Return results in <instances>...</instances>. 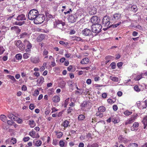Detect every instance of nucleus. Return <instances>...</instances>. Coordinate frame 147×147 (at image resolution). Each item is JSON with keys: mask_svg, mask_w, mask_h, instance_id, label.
I'll list each match as a JSON object with an SVG mask.
<instances>
[{"mask_svg": "<svg viewBox=\"0 0 147 147\" xmlns=\"http://www.w3.org/2000/svg\"><path fill=\"white\" fill-rule=\"evenodd\" d=\"M38 14V12L37 10L33 9L29 11L28 14V18L30 20H34Z\"/></svg>", "mask_w": 147, "mask_h": 147, "instance_id": "f257e3e1", "label": "nucleus"}, {"mask_svg": "<svg viewBox=\"0 0 147 147\" xmlns=\"http://www.w3.org/2000/svg\"><path fill=\"white\" fill-rule=\"evenodd\" d=\"M110 23V19L109 16H106L104 17L102 21V25L104 27H107V28H103L104 30H106L109 28V25Z\"/></svg>", "mask_w": 147, "mask_h": 147, "instance_id": "f03ea898", "label": "nucleus"}, {"mask_svg": "<svg viewBox=\"0 0 147 147\" xmlns=\"http://www.w3.org/2000/svg\"><path fill=\"white\" fill-rule=\"evenodd\" d=\"M45 19V17L43 14H38L34 20V23L36 24H41L44 21Z\"/></svg>", "mask_w": 147, "mask_h": 147, "instance_id": "7ed1b4c3", "label": "nucleus"}, {"mask_svg": "<svg viewBox=\"0 0 147 147\" xmlns=\"http://www.w3.org/2000/svg\"><path fill=\"white\" fill-rule=\"evenodd\" d=\"M102 25L99 24H94L91 26L92 31L95 33H98L101 31Z\"/></svg>", "mask_w": 147, "mask_h": 147, "instance_id": "20e7f679", "label": "nucleus"}, {"mask_svg": "<svg viewBox=\"0 0 147 147\" xmlns=\"http://www.w3.org/2000/svg\"><path fill=\"white\" fill-rule=\"evenodd\" d=\"M65 25V22L59 20H56L54 22V27L55 28L57 27L61 30L64 29L63 27Z\"/></svg>", "mask_w": 147, "mask_h": 147, "instance_id": "39448f33", "label": "nucleus"}, {"mask_svg": "<svg viewBox=\"0 0 147 147\" xmlns=\"http://www.w3.org/2000/svg\"><path fill=\"white\" fill-rule=\"evenodd\" d=\"M78 17L76 14L71 15L68 18L69 21L71 23H73L76 22Z\"/></svg>", "mask_w": 147, "mask_h": 147, "instance_id": "423d86ee", "label": "nucleus"}, {"mask_svg": "<svg viewBox=\"0 0 147 147\" xmlns=\"http://www.w3.org/2000/svg\"><path fill=\"white\" fill-rule=\"evenodd\" d=\"M16 45L21 51L24 50L25 49L24 45L23 44L21 41L20 40H19L16 42Z\"/></svg>", "mask_w": 147, "mask_h": 147, "instance_id": "0eeeda50", "label": "nucleus"}, {"mask_svg": "<svg viewBox=\"0 0 147 147\" xmlns=\"http://www.w3.org/2000/svg\"><path fill=\"white\" fill-rule=\"evenodd\" d=\"M24 46H26L27 49L26 50V52H28L30 51V49L32 47V45L30 42L27 40H25L24 41Z\"/></svg>", "mask_w": 147, "mask_h": 147, "instance_id": "6e6552de", "label": "nucleus"}, {"mask_svg": "<svg viewBox=\"0 0 147 147\" xmlns=\"http://www.w3.org/2000/svg\"><path fill=\"white\" fill-rule=\"evenodd\" d=\"M100 21V18L96 16L92 17L91 19V22L94 24H98Z\"/></svg>", "mask_w": 147, "mask_h": 147, "instance_id": "1a4fd4ad", "label": "nucleus"}, {"mask_svg": "<svg viewBox=\"0 0 147 147\" xmlns=\"http://www.w3.org/2000/svg\"><path fill=\"white\" fill-rule=\"evenodd\" d=\"M82 34L85 36H89L91 35L92 32L90 30L86 28L82 31Z\"/></svg>", "mask_w": 147, "mask_h": 147, "instance_id": "9d476101", "label": "nucleus"}, {"mask_svg": "<svg viewBox=\"0 0 147 147\" xmlns=\"http://www.w3.org/2000/svg\"><path fill=\"white\" fill-rule=\"evenodd\" d=\"M121 18V15L120 14L116 13L113 15L112 19L114 21H116L119 20Z\"/></svg>", "mask_w": 147, "mask_h": 147, "instance_id": "9b49d317", "label": "nucleus"}, {"mask_svg": "<svg viewBox=\"0 0 147 147\" xmlns=\"http://www.w3.org/2000/svg\"><path fill=\"white\" fill-rule=\"evenodd\" d=\"M42 143V141L40 140H36V139L34 140L33 141V144L34 146L39 147L41 146Z\"/></svg>", "mask_w": 147, "mask_h": 147, "instance_id": "f8f14e48", "label": "nucleus"}, {"mask_svg": "<svg viewBox=\"0 0 147 147\" xmlns=\"http://www.w3.org/2000/svg\"><path fill=\"white\" fill-rule=\"evenodd\" d=\"M135 119V117L132 116L131 118H130L126 121V122L125 123V124L127 125L132 123L134 121Z\"/></svg>", "mask_w": 147, "mask_h": 147, "instance_id": "ddd939ff", "label": "nucleus"}, {"mask_svg": "<svg viewBox=\"0 0 147 147\" xmlns=\"http://www.w3.org/2000/svg\"><path fill=\"white\" fill-rule=\"evenodd\" d=\"M16 19L18 21H22L26 20V18L24 15L21 14L17 16Z\"/></svg>", "mask_w": 147, "mask_h": 147, "instance_id": "4468645a", "label": "nucleus"}, {"mask_svg": "<svg viewBox=\"0 0 147 147\" xmlns=\"http://www.w3.org/2000/svg\"><path fill=\"white\" fill-rule=\"evenodd\" d=\"M44 82V78L42 76L40 77L37 81L38 86H40Z\"/></svg>", "mask_w": 147, "mask_h": 147, "instance_id": "2eb2a0df", "label": "nucleus"}, {"mask_svg": "<svg viewBox=\"0 0 147 147\" xmlns=\"http://www.w3.org/2000/svg\"><path fill=\"white\" fill-rule=\"evenodd\" d=\"M45 36L44 34H41L37 38V41L40 42L44 39Z\"/></svg>", "mask_w": 147, "mask_h": 147, "instance_id": "dca6fc26", "label": "nucleus"}, {"mask_svg": "<svg viewBox=\"0 0 147 147\" xmlns=\"http://www.w3.org/2000/svg\"><path fill=\"white\" fill-rule=\"evenodd\" d=\"M142 122L143 123L144 125V129L146 128L147 126V116L145 117L143 119Z\"/></svg>", "mask_w": 147, "mask_h": 147, "instance_id": "f3484780", "label": "nucleus"}, {"mask_svg": "<svg viewBox=\"0 0 147 147\" xmlns=\"http://www.w3.org/2000/svg\"><path fill=\"white\" fill-rule=\"evenodd\" d=\"M11 30H14L16 31L17 33H19L21 31V29H19L17 26H14L12 27L11 28Z\"/></svg>", "mask_w": 147, "mask_h": 147, "instance_id": "a211bd4d", "label": "nucleus"}, {"mask_svg": "<svg viewBox=\"0 0 147 147\" xmlns=\"http://www.w3.org/2000/svg\"><path fill=\"white\" fill-rule=\"evenodd\" d=\"M66 84V82L64 81H61L59 84V87L62 88H65V86Z\"/></svg>", "mask_w": 147, "mask_h": 147, "instance_id": "6ab92c4d", "label": "nucleus"}, {"mask_svg": "<svg viewBox=\"0 0 147 147\" xmlns=\"http://www.w3.org/2000/svg\"><path fill=\"white\" fill-rule=\"evenodd\" d=\"M53 101L55 102H57L59 101L60 98L59 96H56L53 97Z\"/></svg>", "mask_w": 147, "mask_h": 147, "instance_id": "aec40b11", "label": "nucleus"}, {"mask_svg": "<svg viewBox=\"0 0 147 147\" xmlns=\"http://www.w3.org/2000/svg\"><path fill=\"white\" fill-rule=\"evenodd\" d=\"M28 124L31 127H34L36 125L34 121L33 120H29L28 121Z\"/></svg>", "mask_w": 147, "mask_h": 147, "instance_id": "412c9836", "label": "nucleus"}, {"mask_svg": "<svg viewBox=\"0 0 147 147\" xmlns=\"http://www.w3.org/2000/svg\"><path fill=\"white\" fill-rule=\"evenodd\" d=\"M89 60L87 58H85L82 59L81 63L82 64H87L89 62Z\"/></svg>", "mask_w": 147, "mask_h": 147, "instance_id": "4be33fe9", "label": "nucleus"}, {"mask_svg": "<svg viewBox=\"0 0 147 147\" xmlns=\"http://www.w3.org/2000/svg\"><path fill=\"white\" fill-rule=\"evenodd\" d=\"M96 12V9L95 8L92 9L90 11L89 13L90 14L94 15Z\"/></svg>", "mask_w": 147, "mask_h": 147, "instance_id": "5701e85b", "label": "nucleus"}, {"mask_svg": "<svg viewBox=\"0 0 147 147\" xmlns=\"http://www.w3.org/2000/svg\"><path fill=\"white\" fill-rule=\"evenodd\" d=\"M105 108L102 106L99 107L98 109V111L101 112H104L105 111Z\"/></svg>", "mask_w": 147, "mask_h": 147, "instance_id": "b1692460", "label": "nucleus"}, {"mask_svg": "<svg viewBox=\"0 0 147 147\" xmlns=\"http://www.w3.org/2000/svg\"><path fill=\"white\" fill-rule=\"evenodd\" d=\"M31 61L32 62L36 63L39 62V60L37 58H33L31 59Z\"/></svg>", "mask_w": 147, "mask_h": 147, "instance_id": "393cba45", "label": "nucleus"}, {"mask_svg": "<svg viewBox=\"0 0 147 147\" xmlns=\"http://www.w3.org/2000/svg\"><path fill=\"white\" fill-rule=\"evenodd\" d=\"M6 117L3 115H1L0 116V119L3 121L5 122L6 121Z\"/></svg>", "mask_w": 147, "mask_h": 147, "instance_id": "a878e982", "label": "nucleus"}, {"mask_svg": "<svg viewBox=\"0 0 147 147\" xmlns=\"http://www.w3.org/2000/svg\"><path fill=\"white\" fill-rule=\"evenodd\" d=\"M143 74H141L138 75L134 79V80L136 81L140 80L142 78Z\"/></svg>", "mask_w": 147, "mask_h": 147, "instance_id": "bb28decb", "label": "nucleus"}, {"mask_svg": "<svg viewBox=\"0 0 147 147\" xmlns=\"http://www.w3.org/2000/svg\"><path fill=\"white\" fill-rule=\"evenodd\" d=\"M110 78L111 80L113 81L118 82L119 80L118 78L116 77H112V76H110Z\"/></svg>", "mask_w": 147, "mask_h": 147, "instance_id": "cd10ccee", "label": "nucleus"}, {"mask_svg": "<svg viewBox=\"0 0 147 147\" xmlns=\"http://www.w3.org/2000/svg\"><path fill=\"white\" fill-rule=\"evenodd\" d=\"M141 104L142 105L143 109L146 108L147 107V101L146 100H145L144 101L142 102Z\"/></svg>", "mask_w": 147, "mask_h": 147, "instance_id": "c85d7f7f", "label": "nucleus"}, {"mask_svg": "<svg viewBox=\"0 0 147 147\" xmlns=\"http://www.w3.org/2000/svg\"><path fill=\"white\" fill-rule=\"evenodd\" d=\"M98 145L96 143H93L92 144H88L87 147H98Z\"/></svg>", "mask_w": 147, "mask_h": 147, "instance_id": "c756f323", "label": "nucleus"}, {"mask_svg": "<svg viewBox=\"0 0 147 147\" xmlns=\"http://www.w3.org/2000/svg\"><path fill=\"white\" fill-rule=\"evenodd\" d=\"M85 118V117L84 115L81 114L78 116V119L79 120H84Z\"/></svg>", "mask_w": 147, "mask_h": 147, "instance_id": "7c9ffc66", "label": "nucleus"}, {"mask_svg": "<svg viewBox=\"0 0 147 147\" xmlns=\"http://www.w3.org/2000/svg\"><path fill=\"white\" fill-rule=\"evenodd\" d=\"M29 135L33 138H34L35 136L36 135V133L34 131H32L29 132Z\"/></svg>", "mask_w": 147, "mask_h": 147, "instance_id": "2f4dec72", "label": "nucleus"}, {"mask_svg": "<svg viewBox=\"0 0 147 147\" xmlns=\"http://www.w3.org/2000/svg\"><path fill=\"white\" fill-rule=\"evenodd\" d=\"M121 23V22H119L118 23H117L114 24H112L109 26V28L113 27V28H116Z\"/></svg>", "mask_w": 147, "mask_h": 147, "instance_id": "473e14b6", "label": "nucleus"}, {"mask_svg": "<svg viewBox=\"0 0 147 147\" xmlns=\"http://www.w3.org/2000/svg\"><path fill=\"white\" fill-rule=\"evenodd\" d=\"M69 123V122L67 121H65L63 124V126L64 127H67L68 126Z\"/></svg>", "mask_w": 147, "mask_h": 147, "instance_id": "72a5a7b5", "label": "nucleus"}, {"mask_svg": "<svg viewBox=\"0 0 147 147\" xmlns=\"http://www.w3.org/2000/svg\"><path fill=\"white\" fill-rule=\"evenodd\" d=\"M28 36V34L26 32H24L22 33L21 35H20V38H24Z\"/></svg>", "mask_w": 147, "mask_h": 147, "instance_id": "f704fd0d", "label": "nucleus"}, {"mask_svg": "<svg viewBox=\"0 0 147 147\" xmlns=\"http://www.w3.org/2000/svg\"><path fill=\"white\" fill-rule=\"evenodd\" d=\"M138 145L135 143H133L128 145V147H138Z\"/></svg>", "mask_w": 147, "mask_h": 147, "instance_id": "c9c22d12", "label": "nucleus"}, {"mask_svg": "<svg viewBox=\"0 0 147 147\" xmlns=\"http://www.w3.org/2000/svg\"><path fill=\"white\" fill-rule=\"evenodd\" d=\"M132 113V112H130L128 110H126L124 112V114L126 116H128L131 114Z\"/></svg>", "mask_w": 147, "mask_h": 147, "instance_id": "e433bc0d", "label": "nucleus"}, {"mask_svg": "<svg viewBox=\"0 0 147 147\" xmlns=\"http://www.w3.org/2000/svg\"><path fill=\"white\" fill-rule=\"evenodd\" d=\"M131 10L133 11H136L137 10V6L136 5H133L131 6Z\"/></svg>", "mask_w": 147, "mask_h": 147, "instance_id": "4c0bfd02", "label": "nucleus"}, {"mask_svg": "<svg viewBox=\"0 0 147 147\" xmlns=\"http://www.w3.org/2000/svg\"><path fill=\"white\" fill-rule=\"evenodd\" d=\"M46 16L47 18H53V16L52 15L48 12L46 13Z\"/></svg>", "mask_w": 147, "mask_h": 147, "instance_id": "58836bf2", "label": "nucleus"}, {"mask_svg": "<svg viewBox=\"0 0 147 147\" xmlns=\"http://www.w3.org/2000/svg\"><path fill=\"white\" fill-rule=\"evenodd\" d=\"M16 57L18 60L21 59L22 58V55L20 54H18L16 55Z\"/></svg>", "mask_w": 147, "mask_h": 147, "instance_id": "ea45409f", "label": "nucleus"}, {"mask_svg": "<svg viewBox=\"0 0 147 147\" xmlns=\"http://www.w3.org/2000/svg\"><path fill=\"white\" fill-rule=\"evenodd\" d=\"M8 117L10 119L12 120L15 119V116L12 114H9L8 115Z\"/></svg>", "mask_w": 147, "mask_h": 147, "instance_id": "a19ab883", "label": "nucleus"}, {"mask_svg": "<svg viewBox=\"0 0 147 147\" xmlns=\"http://www.w3.org/2000/svg\"><path fill=\"white\" fill-rule=\"evenodd\" d=\"M59 43L61 45H63L65 47L68 44V43L67 42H65L62 41H60L59 42Z\"/></svg>", "mask_w": 147, "mask_h": 147, "instance_id": "79ce46f5", "label": "nucleus"}, {"mask_svg": "<svg viewBox=\"0 0 147 147\" xmlns=\"http://www.w3.org/2000/svg\"><path fill=\"white\" fill-rule=\"evenodd\" d=\"M56 133V135H57V137L58 138H60L62 136L63 134L61 132L57 133V131L55 132Z\"/></svg>", "mask_w": 147, "mask_h": 147, "instance_id": "37998d69", "label": "nucleus"}, {"mask_svg": "<svg viewBox=\"0 0 147 147\" xmlns=\"http://www.w3.org/2000/svg\"><path fill=\"white\" fill-rule=\"evenodd\" d=\"M30 54L27 53H24L23 55V57L24 58L26 59L28 58L29 57Z\"/></svg>", "mask_w": 147, "mask_h": 147, "instance_id": "c03bdc74", "label": "nucleus"}, {"mask_svg": "<svg viewBox=\"0 0 147 147\" xmlns=\"http://www.w3.org/2000/svg\"><path fill=\"white\" fill-rule=\"evenodd\" d=\"M7 76L9 78L11 79L13 82H15L16 81V80L15 79L14 76L11 75H8Z\"/></svg>", "mask_w": 147, "mask_h": 147, "instance_id": "a18cd8bd", "label": "nucleus"}, {"mask_svg": "<svg viewBox=\"0 0 147 147\" xmlns=\"http://www.w3.org/2000/svg\"><path fill=\"white\" fill-rule=\"evenodd\" d=\"M59 145L61 147H63L64 146L65 143L62 140H60L59 143Z\"/></svg>", "mask_w": 147, "mask_h": 147, "instance_id": "49530a36", "label": "nucleus"}, {"mask_svg": "<svg viewBox=\"0 0 147 147\" xmlns=\"http://www.w3.org/2000/svg\"><path fill=\"white\" fill-rule=\"evenodd\" d=\"M110 66H111L112 69H115L116 67V64L114 62H113L111 63Z\"/></svg>", "mask_w": 147, "mask_h": 147, "instance_id": "de8ad7c7", "label": "nucleus"}, {"mask_svg": "<svg viewBox=\"0 0 147 147\" xmlns=\"http://www.w3.org/2000/svg\"><path fill=\"white\" fill-rule=\"evenodd\" d=\"M112 121L114 123H118L119 122V120H117L116 119L112 117Z\"/></svg>", "mask_w": 147, "mask_h": 147, "instance_id": "09e8293b", "label": "nucleus"}, {"mask_svg": "<svg viewBox=\"0 0 147 147\" xmlns=\"http://www.w3.org/2000/svg\"><path fill=\"white\" fill-rule=\"evenodd\" d=\"M39 94V92L38 90H36L34 91V93L33 94L34 96H37Z\"/></svg>", "mask_w": 147, "mask_h": 147, "instance_id": "8fccbe9b", "label": "nucleus"}, {"mask_svg": "<svg viewBox=\"0 0 147 147\" xmlns=\"http://www.w3.org/2000/svg\"><path fill=\"white\" fill-rule=\"evenodd\" d=\"M11 142H12L13 144H14L16 142V139L13 138H12L11 140Z\"/></svg>", "mask_w": 147, "mask_h": 147, "instance_id": "3c124183", "label": "nucleus"}, {"mask_svg": "<svg viewBox=\"0 0 147 147\" xmlns=\"http://www.w3.org/2000/svg\"><path fill=\"white\" fill-rule=\"evenodd\" d=\"M30 138L28 137H26L24 138L23 140L24 142H26L30 140Z\"/></svg>", "mask_w": 147, "mask_h": 147, "instance_id": "603ef678", "label": "nucleus"}, {"mask_svg": "<svg viewBox=\"0 0 147 147\" xmlns=\"http://www.w3.org/2000/svg\"><path fill=\"white\" fill-rule=\"evenodd\" d=\"M48 51L46 49H45L43 53V55L45 56V55H47L48 54Z\"/></svg>", "mask_w": 147, "mask_h": 147, "instance_id": "864d4df0", "label": "nucleus"}, {"mask_svg": "<svg viewBox=\"0 0 147 147\" xmlns=\"http://www.w3.org/2000/svg\"><path fill=\"white\" fill-rule=\"evenodd\" d=\"M76 41H81L82 42H83L85 40H83L80 37H77Z\"/></svg>", "mask_w": 147, "mask_h": 147, "instance_id": "5fc2aeb1", "label": "nucleus"}, {"mask_svg": "<svg viewBox=\"0 0 147 147\" xmlns=\"http://www.w3.org/2000/svg\"><path fill=\"white\" fill-rule=\"evenodd\" d=\"M29 109H31V110H33L34 108V104H30V105H29Z\"/></svg>", "mask_w": 147, "mask_h": 147, "instance_id": "6e6d98bb", "label": "nucleus"}, {"mask_svg": "<svg viewBox=\"0 0 147 147\" xmlns=\"http://www.w3.org/2000/svg\"><path fill=\"white\" fill-rule=\"evenodd\" d=\"M23 24V22H15V24L16 25H19L20 26H21Z\"/></svg>", "mask_w": 147, "mask_h": 147, "instance_id": "4d7b16f0", "label": "nucleus"}, {"mask_svg": "<svg viewBox=\"0 0 147 147\" xmlns=\"http://www.w3.org/2000/svg\"><path fill=\"white\" fill-rule=\"evenodd\" d=\"M134 89L136 91L139 92L140 91V90L139 89L138 87V86H135L134 87Z\"/></svg>", "mask_w": 147, "mask_h": 147, "instance_id": "13d9d810", "label": "nucleus"}, {"mask_svg": "<svg viewBox=\"0 0 147 147\" xmlns=\"http://www.w3.org/2000/svg\"><path fill=\"white\" fill-rule=\"evenodd\" d=\"M139 125V123H138L135 122L133 124V126L135 128L137 127Z\"/></svg>", "mask_w": 147, "mask_h": 147, "instance_id": "bf43d9fd", "label": "nucleus"}, {"mask_svg": "<svg viewBox=\"0 0 147 147\" xmlns=\"http://www.w3.org/2000/svg\"><path fill=\"white\" fill-rule=\"evenodd\" d=\"M73 110V109L71 107H69L67 109V113L69 114Z\"/></svg>", "mask_w": 147, "mask_h": 147, "instance_id": "052dcab7", "label": "nucleus"}, {"mask_svg": "<svg viewBox=\"0 0 147 147\" xmlns=\"http://www.w3.org/2000/svg\"><path fill=\"white\" fill-rule=\"evenodd\" d=\"M113 109L114 111H117L118 109L117 106L116 105H114L113 106Z\"/></svg>", "mask_w": 147, "mask_h": 147, "instance_id": "680f3d73", "label": "nucleus"}, {"mask_svg": "<svg viewBox=\"0 0 147 147\" xmlns=\"http://www.w3.org/2000/svg\"><path fill=\"white\" fill-rule=\"evenodd\" d=\"M5 50L3 47L0 46V53H3L4 52Z\"/></svg>", "mask_w": 147, "mask_h": 147, "instance_id": "e2e57ef3", "label": "nucleus"}, {"mask_svg": "<svg viewBox=\"0 0 147 147\" xmlns=\"http://www.w3.org/2000/svg\"><path fill=\"white\" fill-rule=\"evenodd\" d=\"M50 112V111L48 110L47 109H45V113L46 115H48Z\"/></svg>", "mask_w": 147, "mask_h": 147, "instance_id": "0e129e2a", "label": "nucleus"}, {"mask_svg": "<svg viewBox=\"0 0 147 147\" xmlns=\"http://www.w3.org/2000/svg\"><path fill=\"white\" fill-rule=\"evenodd\" d=\"M91 80L90 79H88L87 80L86 83L87 84H89L91 83Z\"/></svg>", "mask_w": 147, "mask_h": 147, "instance_id": "69168bd1", "label": "nucleus"}, {"mask_svg": "<svg viewBox=\"0 0 147 147\" xmlns=\"http://www.w3.org/2000/svg\"><path fill=\"white\" fill-rule=\"evenodd\" d=\"M107 94L105 93H103L102 94V96L103 98H105L107 97Z\"/></svg>", "mask_w": 147, "mask_h": 147, "instance_id": "338daca9", "label": "nucleus"}, {"mask_svg": "<svg viewBox=\"0 0 147 147\" xmlns=\"http://www.w3.org/2000/svg\"><path fill=\"white\" fill-rule=\"evenodd\" d=\"M84 144L83 142H80V143L78 146L79 147H84Z\"/></svg>", "mask_w": 147, "mask_h": 147, "instance_id": "774afa93", "label": "nucleus"}]
</instances>
